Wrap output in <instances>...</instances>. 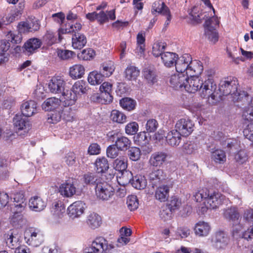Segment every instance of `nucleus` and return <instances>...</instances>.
Instances as JSON below:
<instances>
[{
    "label": "nucleus",
    "instance_id": "10",
    "mask_svg": "<svg viewBox=\"0 0 253 253\" xmlns=\"http://www.w3.org/2000/svg\"><path fill=\"white\" fill-rule=\"evenodd\" d=\"M188 75L184 73H175L172 75L169 79L170 86L176 90H185Z\"/></svg>",
    "mask_w": 253,
    "mask_h": 253
},
{
    "label": "nucleus",
    "instance_id": "32",
    "mask_svg": "<svg viewBox=\"0 0 253 253\" xmlns=\"http://www.w3.org/2000/svg\"><path fill=\"white\" fill-rule=\"evenodd\" d=\"M178 57V55L175 53L166 52L162 54L161 59L165 66L170 67L174 65Z\"/></svg>",
    "mask_w": 253,
    "mask_h": 253
},
{
    "label": "nucleus",
    "instance_id": "53",
    "mask_svg": "<svg viewBox=\"0 0 253 253\" xmlns=\"http://www.w3.org/2000/svg\"><path fill=\"white\" fill-rule=\"evenodd\" d=\"M206 37L212 42L215 43L218 40V33L215 28H205Z\"/></svg>",
    "mask_w": 253,
    "mask_h": 253
},
{
    "label": "nucleus",
    "instance_id": "49",
    "mask_svg": "<svg viewBox=\"0 0 253 253\" xmlns=\"http://www.w3.org/2000/svg\"><path fill=\"white\" fill-rule=\"evenodd\" d=\"M84 181L86 184L88 185H96L97 183H100V180L99 177L94 173H87L84 174Z\"/></svg>",
    "mask_w": 253,
    "mask_h": 253
},
{
    "label": "nucleus",
    "instance_id": "22",
    "mask_svg": "<svg viewBox=\"0 0 253 253\" xmlns=\"http://www.w3.org/2000/svg\"><path fill=\"white\" fill-rule=\"evenodd\" d=\"M60 104V99L56 97H50L46 99L43 102L42 107L46 111H56L59 109Z\"/></svg>",
    "mask_w": 253,
    "mask_h": 253
},
{
    "label": "nucleus",
    "instance_id": "6",
    "mask_svg": "<svg viewBox=\"0 0 253 253\" xmlns=\"http://www.w3.org/2000/svg\"><path fill=\"white\" fill-rule=\"evenodd\" d=\"M95 194L97 197L102 201H107L114 195V189L105 182L97 183L95 187Z\"/></svg>",
    "mask_w": 253,
    "mask_h": 253
},
{
    "label": "nucleus",
    "instance_id": "37",
    "mask_svg": "<svg viewBox=\"0 0 253 253\" xmlns=\"http://www.w3.org/2000/svg\"><path fill=\"white\" fill-rule=\"evenodd\" d=\"M144 78L150 84H153L157 82L156 71L154 67L148 66L143 71Z\"/></svg>",
    "mask_w": 253,
    "mask_h": 253
},
{
    "label": "nucleus",
    "instance_id": "25",
    "mask_svg": "<svg viewBox=\"0 0 253 253\" xmlns=\"http://www.w3.org/2000/svg\"><path fill=\"white\" fill-rule=\"evenodd\" d=\"M30 208L35 211H41L46 207V203L38 196L32 197L29 200Z\"/></svg>",
    "mask_w": 253,
    "mask_h": 253
},
{
    "label": "nucleus",
    "instance_id": "26",
    "mask_svg": "<svg viewBox=\"0 0 253 253\" xmlns=\"http://www.w3.org/2000/svg\"><path fill=\"white\" fill-rule=\"evenodd\" d=\"M41 41L38 39H30L25 43L23 46L25 49L24 51L27 52L29 54H31L41 46Z\"/></svg>",
    "mask_w": 253,
    "mask_h": 253
},
{
    "label": "nucleus",
    "instance_id": "29",
    "mask_svg": "<svg viewBox=\"0 0 253 253\" xmlns=\"http://www.w3.org/2000/svg\"><path fill=\"white\" fill-rule=\"evenodd\" d=\"M182 136L176 129H173L169 132L166 136V141L168 144L175 146L178 145Z\"/></svg>",
    "mask_w": 253,
    "mask_h": 253
},
{
    "label": "nucleus",
    "instance_id": "55",
    "mask_svg": "<svg viewBox=\"0 0 253 253\" xmlns=\"http://www.w3.org/2000/svg\"><path fill=\"white\" fill-rule=\"evenodd\" d=\"M181 205V201L176 197H172L166 206L172 212L179 209Z\"/></svg>",
    "mask_w": 253,
    "mask_h": 253
},
{
    "label": "nucleus",
    "instance_id": "27",
    "mask_svg": "<svg viewBox=\"0 0 253 253\" xmlns=\"http://www.w3.org/2000/svg\"><path fill=\"white\" fill-rule=\"evenodd\" d=\"M14 214L10 218V223L14 227L16 228L22 227L25 225L27 223V219L23 214L18 211H13Z\"/></svg>",
    "mask_w": 253,
    "mask_h": 253
},
{
    "label": "nucleus",
    "instance_id": "39",
    "mask_svg": "<svg viewBox=\"0 0 253 253\" xmlns=\"http://www.w3.org/2000/svg\"><path fill=\"white\" fill-rule=\"evenodd\" d=\"M84 68L81 64H76L69 69V75L73 79L80 78L84 74Z\"/></svg>",
    "mask_w": 253,
    "mask_h": 253
},
{
    "label": "nucleus",
    "instance_id": "35",
    "mask_svg": "<svg viewBox=\"0 0 253 253\" xmlns=\"http://www.w3.org/2000/svg\"><path fill=\"white\" fill-rule=\"evenodd\" d=\"M16 231L14 229L10 230L5 235L6 243L11 249L16 248L18 245L19 236L15 233Z\"/></svg>",
    "mask_w": 253,
    "mask_h": 253
},
{
    "label": "nucleus",
    "instance_id": "8",
    "mask_svg": "<svg viewBox=\"0 0 253 253\" xmlns=\"http://www.w3.org/2000/svg\"><path fill=\"white\" fill-rule=\"evenodd\" d=\"M194 125L192 121L188 118L179 119L175 124V129L182 136H189L194 130Z\"/></svg>",
    "mask_w": 253,
    "mask_h": 253
},
{
    "label": "nucleus",
    "instance_id": "28",
    "mask_svg": "<svg viewBox=\"0 0 253 253\" xmlns=\"http://www.w3.org/2000/svg\"><path fill=\"white\" fill-rule=\"evenodd\" d=\"M128 177V182H130L133 187L137 189H143L147 186V181L144 176L137 175L134 177L131 176V179L129 176Z\"/></svg>",
    "mask_w": 253,
    "mask_h": 253
},
{
    "label": "nucleus",
    "instance_id": "61",
    "mask_svg": "<svg viewBox=\"0 0 253 253\" xmlns=\"http://www.w3.org/2000/svg\"><path fill=\"white\" fill-rule=\"evenodd\" d=\"M57 55L62 60H68L71 59L73 56H75V53L69 50L58 49Z\"/></svg>",
    "mask_w": 253,
    "mask_h": 253
},
{
    "label": "nucleus",
    "instance_id": "4",
    "mask_svg": "<svg viewBox=\"0 0 253 253\" xmlns=\"http://www.w3.org/2000/svg\"><path fill=\"white\" fill-rule=\"evenodd\" d=\"M115 247L102 237L96 238L85 253H111Z\"/></svg>",
    "mask_w": 253,
    "mask_h": 253
},
{
    "label": "nucleus",
    "instance_id": "45",
    "mask_svg": "<svg viewBox=\"0 0 253 253\" xmlns=\"http://www.w3.org/2000/svg\"><path fill=\"white\" fill-rule=\"evenodd\" d=\"M139 70L135 66H129L125 71V77L129 81L135 80L139 75Z\"/></svg>",
    "mask_w": 253,
    "mask_h": 253
},
{
    "label": "nucleus",
    "instance_id": "23",
    "mask_svg": "<svg viewBox=\"0 0 253 253\" xmlns=\"http://www.w3.org/2000/svg\"><path fill=\"white\" fill-rule=\"evenodd\" d=\"M78 32H75L72 36V46L74 49H81L85 45L87 41L85 36Z\"/></svg>",
    "mask_w": 253,
    "mask_h": 253
},
{
    "label": "nucleus",
    "instance_id": "1",
    "mask_svg": "<svg viewBox=\"0 0 253 253\" xmlns=\"http://www.w3.org/2000/svg\"><path fill=\"white\" fill-rule=\"evenodd\" d=\"M192 75H188L185 90L191 93H194L199 90L200 91L202 97H211L212 99L215 100L216 97L215 94L216 85L213 79L209 78L204 82L198 76L199 74L192 73Z\"/></svg>",
    "mask_w": 253,
    "mask_h": 253
},
{
    "label": "nucleus",
    "instance_id": "47",
    "mask_svg": "<svg viewBox=\"0 0 253 253\" xmlns=\"http://www.w3.org/2000/svg\"><path fill=\"white\" fill-rule=\"evenodd\" d=\"M43 41L48 45H51L57 41L58 42L57 35L51 30H47L43 37Z\"/></svg>",
    "mask_w": 253,
    "mask_h": 253
},
{
    "label": "nucleus",
    "instance_id": "16",
    "mask_svg": "<svg viewBox=\"0 0 253 253\" xmlns=\"http://www.w3.org/2000/svg\"><path fill=\"white\" fill-rule=\"evenodd\" d=\"M169 155L167 153L159 151L153 153L150 158L149 163L153 167H161L166 161Z\"/></svg>",
    "mask_w": 253,
    "mask_h": 253
},
{
    "label": "nucleus",
    "instance_id": "60",
    "mask_svg": "<svg viewBox=\"0 0 253 253\" xmlns=\"http://www.w3.org/2000/svg\"><path fill=\"white\" fill-rule=\"evenodd\" d=\"M61 118L60 110L54 111L53 112L48 114L47 121L50 124H56L59 122Z\"/></svg>",
    "mask_w": 253,
    "mask_h": 253
},
{
    "label": "nucleus",
    "instance_id": "54",
    "mask_svg": "<svg viewBox=\"0 0 253 253\" xmlns=\"http://www.w3.org/2000/svg\"><path fill=\"white\" fill-rule=\"evenodd\" d=\"M196 11V8L194 7L190 14L191 19L194 21L196 23H201L202 20L208 18V14L206 13L201 12L200 13H197Z\"/></svg>",
    "mask_w": 253,
    "mask_h": 253
},
{
    "label": "nucleus",
    "instance_id": "20",
    "mask_svg": "<svg viewBox=\"0 0 253 253\" xmlns=\"http://www.w3.org/2000/svg\"><path fill=\"white\" fill-rule=\"evenodd\" d=\"M114 166L116 170L122 172L123 178L126 176L131 178L132 173L130 171L126 170L127 161L124 157L116 159L114 162Z\"/></svg>",
    "mask_w": 253,
    "mask_h": 253
},
{
    "label": "nucleus",
    "instance_id": "31",
    "mask_svg": "<svg viewBox=\"0 0 253 253\" xmlns=\"http://www.w3.org/2000/svg\"><path fill=\"white\" fill-rule=\"evenodd\" d=\"M169 187L168 185L160 186L155 191V197L160 202H164L169 197Z\"/></svg>",
    "mask_w": 253,
    "mask_h": 253
},
{
    "label": "nucleus",
    "instance_id": "34",
    "mask_svg": "<svg viewBox=\"0 0 253 253\" xmlns=\"http://www.w3.org/2000/svg\"><path fill=\"white\" fill-rule=\"evenodd\" d=\"M94 165L97 173H105L109 168L108 160L104 157L97 158Z\"/></svg>",
    "mask_w": 253,
    "mask_h": 253
},
{
    "label": "nucleus",
    "instance_id": "18",
    "mask_svg": "<svg viewBox=\"0 0 253 253\" xmlns=\"http://www.w3.org/2000/svg\"><path fill=\"white\" fill-rule=\"evenodd\" d=\"M84 203L80 201L71 204L68 208V214L69 216L74 218L81 215L84 212Z\"/></svg>",
    "mask_w": 253,
    "mask_h": 253
},
{
    "label": "nucleus",
    "instance_id": "7",
    "mask_svg": "<svg viewBox=\"0 0 253 253\" xmlns=\"http://www.w3.org/2000/svg\"><path fill=\"white\" fill-rule=\"evenodd\" d=\"M151 13L153 14L158 13L165 16L167 18V20L165 23V25L166 26L169 25L171 19V15L169 8L164 2L161 1L160 0L154 2L152 6Z\"/></svg>",
    "mask_w": 253,
    "mask_h": 253
},
{
    "label": "nucleus",
    "instance_id": "36",
    "mask_svg": "<svg viewBox=\"0 0 253 253\" xmlns=\"http://www.w3.org/2000/svg\"><path fill=\"white\" fill-rule=\"evenodd\" d=\"M13 122L15 127L19 130L28 129L30 127L28 119L23 118L21 115H16L14 117Z\"/></svg>",
    "mask_w": 253,
    "mask_h": 253
},
{
    "label": "nucleus",
    "instance_id": "43",
    "mask_svg": "<svg viewBox=\"0 0 253 253\" xmlns=\"http://www.w3.org/2000/svg\"><path fill=\"white\" fill-rule=\"evenodd\" d=\"M86 222L91 228L95 229L100 225L101 218L98 214L93 212L88 215Z\"/></svg>",
    "mask_w": 253,
    "mask_h": 253
},
{
    "label": "nucleus",
    "instance_id": "52",
    "mask_svg": "<svg viewBox=\"0 0 253 253\" xmlns=\"http://www.w3.org/2000/svg\"><path fill=\"white\" fill-rule=\"evenodd\" d=\"M227 52L228 57L231 58L233 62L236 64H238L239 60L244 61L241 58L238 56L239 54V52L236 47H227Z\"/></svg>",
    "mask_w": 253,
    "mask_h": 253
},
{
    "label": "nucleus",
    "instance_id": "19",
    "mask_svg": "<svg viewBox=\"0 0 253 253\" xmlns=\"http://www.w3.org/2000/svg\"><path fill=\"white\" fill-rule=\"evenodd\" d=\"M223 217L229 221L236 222L240 218V214L236 207H228L223 210Z\"/></svg>",
    "mask_w": 253,
    "mask_h": 253
},
{
    "label": "nucleus",
    "instance_id": "64",
    "mask_svg": "<svg viewBox=\"0 0 253 253\" xmlns=\"http://www.w3.org/2000/svg\"><path fill=\"white\" fill-rule=\"evenodd\" d=\"M172 212L166 206H163L160 211V217L164 221L169 220L172 217Z\"/></svg>",
    "mask_w": 253,
    "mask_h": 253
},
{
    "label": "nucleus",
    "instance_id": "42",
    "mask_svg": "<svg viewBox=\"0 0 253 253\" xmlns=\"http://www.w3.org/2000/svg\"><path fill=\"white\" fill-rule=\"evenodd\" d=\"M211 158L215 163L223 164L226 160V156L224 151L216 149L211 152Z\"/></svg>",
    "mask_w": 253,
    "mask_h": 253
},
{
    "label": "nucleus",
    "instance_id": "24",
    "mask_svg": "<svg viewBox=\"0 0 253 253\" xmlns=\"http://www.w3.org/2000/svg\"><path fill=\"white\" fill-rule=\"evenodd\" d=\"M13 211L22 212L26 206V202L24 195L21 193H16L13 196Z\"/></svg>",
    "mask_w": 253,
    "mask_h": 253
},
{
    "label": "nucleus",
    "instance_id": "13",
    "mask_svg": "<svg viewBox=\"0 0 253 253\" xmlns=\"http://www.w3.org/2000/svg\"><path fill=\"white\" fill-rule=\"evenodd\" d=\"M59 192L65 197H71L76 192L75 181L73 179H68L62 183L59 187Z\"/></svg>",
    "mask_w": 253,
    "mask_h": 253
},
{
    "label": "nucleus",
    "instance_id": "2",
    "mask_svg": "<svg viewBox=\"0 0 253 253\" xmlns=\"http://www.w3.org/2000/svg\"><path fill=\"white\" fill-rule=\"evenodd\" d=\"M174 65L177 73H184L188 75H193L192 73L200 74L203 70L200 63L197 61L192 62L190 55L188 54L178 58Z\"/></svg>",
    "mask_w": 253,
    "mask_h": 253
},
{
    "label": "nucleus",
    "instance_id": "30",
    "mask_svg": "<svg viewBox=\"0 0 253 253\" xmlns=\"http://www.w3.org/2000/svg\"><path fill=\"white\" fill-rule=\"evenodd\" d=\"M62 94V100H63L66 105L71 106L75 104L77 98V94L74 91H73V89L71 90L64 89L61 92Z\"/></svg>",
    "mask_w": 253,
    "mask_h": 253
},
{
    "label": "nucleus",
    "instance_id": "46",
    "mask_svg": "<svg viewBox=\"0 0 253 253\" xmlns=\"http://www.w3.org/2000/svg\"><path fill=\"white\" fill-rule=\"evenodd\" d=\"M110 119L114 122L123 124L126 122V117L122 112L117 110H113L111 113Z\"/></svg>",
    "mask_w": 253,
    "mask_h": 253
},
{
    "label": "nucleus",
    "instance_id": "40",
    "mask_svg": "<svg viewBox=\"0 0 253 253\" xmlns=\"http://www.w3.org/2000/svg\"><path fill=\"white\" fill-rule=\"evenodd\" d=\"M104 76L97 71H93L89 73L87 80L88 83L91 85L100 84L104 79Z\"/></svg>",
    "mask_w": 253,
    "mask_h": 253
},
{
    "label": "nucleus",
    "instance_id": "33",
    "mask_svg": "<svg viewBox=\"0 0 253 253\" xmlns=\"http://www.w3.org/2000/svg\"><path fill=\"white\" fill-rule=\"evenodd\" d=\"M211 227L208 223L204 221H199L195 225V234L200 236H206L210 231Z\"/></svg>",
    "mask_w": 253,
    "mask_h": 253
},
{
    "label": "nucleus",
    "instance_id": "41",
    "mask_svg": "<svg viewBox=\"0 0 253 253\" xmlns=\"http://www.w3.org/2000/svg\"><path fill=\"white\" fill-rule=\"evenodd\" d=\"M82 29V25L79 23H76L75 25H71L69 28H60L58 30L57 35L58 36V42H60L62 39V34L72 33L75 34V32L79 31Z\"/></svg>",
    "mask_w": 253,
    "mask_h": 253
},
{
    "label": "nucleus",
    "instance_id": "50",
    "mask_svg": "<svg viewBox=\"0 0 253 253\" xmlns=\"http://www.w3.org/2000/svg\"><path fill=\"white\" fill-rule=\"evenodd\" d=\"M95 56V52L91 48L84 49L82 52L78 54L79 59L83 60H90L93 59Z\"/></svg>",
    "mask_w": 253,
    "mask_h": 253
},
{
    "label": "nucleus",
    "instance_id": "21",
    "mask_svg": "<svg viewBox=\"0 0 253 253\" xmlns=\"http://www.w3.org/2000/svg\"><path fill=\"white\" fill-rule=\"evenodd\" d=\"M112 84L108 82L103 83L100 86L99 89L101 92V97L103 98L105 104L111 103L113 100L111 95Z\"/></svg>",
    "mask_w": 253,
    "mask_h": 253
},
{
    "label": "nucleus",
    "instance_id": "9",
    "mask_svg": "<svg viewBox=\"0 0 253 253\" xmlns=\"http://www.w3.org/2000/svg\"><path fill=\"white\" fill-rule=\"evenodd\" d=\"M211 246L216 250H224L228 243V238L226 234L222 232H216L211 236Z\"/></svg>",
    "mask_w": 253,
    "mask_h": 253
},
{
    "label": "nucleus",
    "instance_id": "51",
    "mask_svg": "<svg viewBox=\"0 0 253 253\" xmlns=\"http://www.w3.org/2000/svg\"><path fill=\"white\" fill-rule=\"evenodd\" d=\"M102 69L101 70L104 77H110L114 72L115 67L114 63L109 61L102 65Z\"/></svg>",
    "mask_w": 253,
    "mask_h": 253
},
{
    "label": "nucleus",
    "instance_id": "14",
    "mask_svg": "<svg viewBox=\"0 0 253 253\" xmlns=\"http://www.w3.org/2000/svg\"><path fill=\"white\" fill-rule=\"evenodd\" d=\"M22 114L26 117L32 116L38 112L37 103L34 100L24 101L21 105Z\"/></svg>",
    "mask_w": 253,
    "mask_h": 253
},
{
    "label": "nucleus",
    "instance_id": "57",
    "mask_svg": "<svg viewBox=\"0 0 253 253\" xmlns=\"http://www.w3.org/2000/svg\"><path fill=\"white\" fill-rule=\"evenodd\" d=\"M126 204L128 208L130 211H134L138 207V201L135 195H130L127 197Z\"/></svg>",
    "mask_w": 253,
    "mask_h": 253
},
{
    "label": "nucleus",
    "instance_id": "63",
    "mask_svg": "<svg viewBox=\"0 0 253 253\" xmlns=\"http://www.w3.org/2000/svg\"><path fill=\"white\" fill-rule=\"evenodd\" d=\"M120 151L121 150L116 147L115 144L111 145L107 148L106 154L108 157L115 159L119 156Z\"/></svg>",
    "mask_w": 253,
    "mask_h": 253
},
{
    "label": "nucleus",
    "instance_id": "3",
    "mask_svg": "<svg viewBox=\"0 0 253 253\" xmlns=\"http://www.w3.org/2000/svg\"><path fill=\"white\" fill-rule=\"evenodd\" d=\"M238 85L236 79L227 78L220 81L219 84V91L223 95L230 94L233 101H239L244 94L239 91Z\"/></svg>",
    "mask_w": 253,
    "mask_h": 253
},
{
    "label": "nucleus",
    "instance_id": "56",
    "mask_svg": "<svg viewBox=\"0 0 253 253\" xmlns=\"http://www.w3.org/2000/svg\"><path fill=\"white\" fill-rule=\"evenodd\" d=\"M147 133L145 131H142L135 137V141L137 142L138 145H143L148 143L149 138V134Z\"/></svg>",
    "mask_w": 253,
    "mask_h": 253
},
{
    "label": "nucleus",
    "instance_id": "38",
    "mask_svg": "<svg viewBox=\"0 0 253 253\" xmlns=\"http://www.w3.org/2000/svg\"><path fill=\"white\" fill-rule=\"evenodd\" d=\"M239 223L241 228L246 225L253 224V210L247 209L245 211L243 217L241 218Z\"/></svg>",
    "mask_w": 253,
    "mask_h": 253
},
{
    "label": "nucleus",
    "instance_id": "44",
    "mask_svg": "<svg viewBox=\"0 0 253 253\" xmlns=\"http://www.w3.org/2000/svg\"><path fill=\"white\" fill-rule=\"evenodd\" d=\"M73 91L77 94H84L88 90V86L86 83L83 81L80 80L77 81L72 87Z\"/></svg>",
    "mask_w": 253,
    "mask_h": 253
},
{
    "label": "nucleus",
    "instance_id": "62",
    "mask_svg": "<svg viewBox=\"0 0 253 253\" xmlns=\"http://www.w3.org/2000/svg\"><path fill=\"white\" fill-rule=\"evenodd\" d=\"M128 155L130 160L133 161H136L140 158L141 151L140 149L137 147H131L128 152Z\"/></svg>",
    "mask_w": 253,
    "mask_h": 253
},
{
    "label": "nucleus",
    "instance_id": "15",
    "mask_svg": "<svg viewBox=\"0 0 253 253\" xmlns=\"http://www.w3.org/2000/svg\"><path fill=\"white\" fill-rule=\"evenodd\" d=\"M165 178L166 175L161 169L152 170L149 174V182L153 188L160 185Z\"/></svg>",
    "mask_w": 253,
    "mask_h": 253
},
{
    "label": "nucleus",
    "instance_id": "17",
    "mask_svg": "<svg viewBox=\"0 0 253 253\" xmlns=\"http://www.w3.org/2000/svg\"><path fill=\"white\" fill-rule=\"evenodd\" d=\"M110 138L113 137L115 140L116 147L121 151H126L129 148L131 144V141L127 137L124 136L119 135L117 133L110 134Z\"/></svg>",
    "mask_w": 253,
    "mask_h": 253
},
{
    "label": "nucleus",
    "instance_id": "5",
    "mask_svg": "<svg viewBox=\"0 0 253 253\" xmlns=\"http://www.w3.org/2000/svg\"><path fill=\"white\" fill-rule=\"evenodd\" d=\"M24 240L29 245L33 247L40 246L43 241V235L41 231L35 228L30 227L24 232Z\"/></svg>",
    "mask_w": 253,
    "mask_h": 253
},
{
    "label": "nucleus",
    "instance_id": "58",
    "mask_svg": "<svg viewBox=\"0 0 253 253\" xmlns=\"http://www.w3.org/2000/svg\"><path fill=\"white\" fill-rule=\"evenodd\" d=\"M25 7L24 1L20 2L18 3V8L15 9L13 12L9 14L10 17H12V21L18 19L22 14L23 10Z\"/></svg>",
    "mask_w": 253,
    "mask_h": 253
},
{
    "label": "nucleus",
    "instance_id": "48",
    "mask_svg": "<svg viewBox=\"0 0 253 253\" xmlns=\"http://www.w3.org/2000/svg\"><path fill=\"white\" fill-rule=\"evenodd\" d=\"M120 104L123 109L131 111L135 108L136 102L130 98L126 97L120 100Z\"/></svg>",
    "mask_w": 253,
    "mask_h": 253
},
{
    "label": "nucleus",
    "instance_id": "59",
    "mask_svg": "<svg viewBox=\"0 0 253 253\" xmlns=\"http://www.w3.org/2000/svg\"><path fill=\"white\" fill-rule=\"evenodd\" d=\"M166 45L164 43H158L154 45L152 48V53L155 57H159L164 53V50L166 48Z\"/></svg>",
    "mask_w": 253,
    "mask_h": 253
},
{
    "label": "nucleus",
    "instance_id": "12",
    "mask_svg": "<svg viewBox=\"0 0 253 253\" xmlns=\"http://www.w3.org/2000/svg\"><path fill=\"white\" fill-rule=\"evenodd\" d=\"M65 84L66 82L61 77H54L48 83V90L52 93H61L65 88Z\"/></svg>",
    "mask_w": 253,
    "mask_h": 253
},
{
    "label": "nucleus",
    "instance_id": "11",
    "mask_svg": "<svg viewBox=\"0 0 253 253\" xmlns=\"http://www.w3.org/2000/svg\"><path fill=\"white\" fill-rule=\"evenodd\" d=\"M208 196L204 202L207 208L215 209L223 203L224 196L219 192H210L208 190Z\"/></svg>",
    "mask_w": 253,
    "mask_h": 253
}]
</instances>
